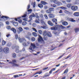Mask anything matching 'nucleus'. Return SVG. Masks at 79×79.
<instances>
[{
	"label": "nucleus",
	"mask_w": 79,
	"mask_h": 79,
	"mask_svg": "<svg viewBox=\"0 0 79 79\" xmlns=\"http://www.w3.org/2000/svg\"><path fill=\"white\" fill-rule=\"evenodd\" d=\"M66 27L64 26H63L62 25H56L54 26L51 27V30H54V31H56L58 30V31H61V29H65Z\"/></svg>",
	"instance_id": "nucleus-1"
},
{
	"label": "nucleus",
	"mask_w": 79,
	"mask_h": 79,
	"mask_svg": "<svg viewBox=\"0 0 79 79\" xmlns=\"http://www.w3.org/2000/svg\"><path fill=\"white\" fill-rule=\"evenodd\" d=\"M55 9L53 8H50L49 10H46V12L48 14H50V13H52V11H54Z\"/></svg>",
	"instance_id": "nucleus-2"
},
{
	"label": "nucleus",
	"mask_w": 79,
	"mask_h": 79,
	"mask_svg": "<svg viewBox=\"0 0 79 79\" xmlns=\"http://www.w3.org/2000/svg\"><path fill=\"white\" fill-rule=\"evenodd\" d=\"M39 38L38 39V42L39 43H42V41L44 43V40H43V39L42 37H41V36L40 35H39Z\"/></svg>",
	"instance_id": "nucleus-3"
},
{
	"label": "nucleus",
	"mask_w": 79,
	"mask_h": 79,
	"mask_svg": "<svg viewBox=\"0 0 79 79\" xmlns=\"http://www.w3.org/2000/svg\"><path fill=\"white\" fill-rule=\"evenodd\" d=\"M71 9L72 11H76L78 10V7L77 6H71Z\"/></svg>",
	"instance_id": "nucleus-4"
},
{
	"label": "nucleus",
	"mask_w": 79,
	"mask_h": 79,
	"mask_svg": "<svg viewBox=\"0 0 79 79\" xmlns=\"http://www.w3.org/2000/svg\"><path fill=\"white\" fill-rule=\"evenodd\" d=\"M3 50L5 53H6V54L8 53H9V52H10V51L9 50V48H8L7 47L3 49Z\"/></svg>",
	"instance_id": "nucleus-5"
},
{
	"label": "nucleus",
	"mask_w": 79,
	"mask_h": 79,
	"mask_svg": "<svg viewBox=\"0 0 79 79\" xmlns=\"http://www.w3.org/2000/svg\"><path fill=\"white\" fill-rule=\"evenodd\" d=\"M32 48L33 49H34L35 48H36V47L35 46V44H33L31 43V45L29 48L30 50H31V51H33V50H32Z\"/></svg>",
	"instance_id": "nucleus-6"
},
{
	"label": "nucleus",
	"mask_w": 79,
	"mask_h": 79,
	"mask_svg": "<svg viewBox=\"0 0 79 79\" xmlns=\"http://www.w3.org/2000/svg\"><path fill=\"white\" fill-rule=\"evenodd\" d=\"M18 33L19 34H20L21 33V32H22L23 31V29L22 27H19V28H17L16 29Z\"/></svg>",
	"instance_id": "nucleus-7"
},
{
	"label": "nucleus",
	"mask_w": 79,
	"mask_h": 79,
	"mask_svg": "<svg viewBox=\"0 0 79 79\" xmlns=\"http://www.w3.org/2000/svg\"><path fill=\"white\" fill-rule=\"evenodd\" d=\"M67 20H68L69 21H70L71 22H72L73 23H74V22H76V21L75 20H74V19L70 18V17H68L67 19Z\"/></svg>",
	"instance_id": "nucleus-8"
},
{
	"label": "nucleus",
	"mask_w": 79,
	"mask_h": 79,
	"mask_svg": "<svg viewBox=\"0 0 79 79\" xmlns=\"http://www.w3.org/2000/svg\"><path fill=\"white\" fill-rule=\"evenodd\" d=\"M9 63H11L12 64V66L14 67H19V64H16L14 62H9Z\"/></svg>",
	"instance_id": "nucleus-9"
},
{
	"label": "nucleus",
	"mask_w": 79,
	"mask_h": 79,
	"mask_svg": "<svg viewBox=\"0 0 79 79\" xmlns=\"http://www.w3.org/2000/svg\"><path fill=\"white\" fill-rule=\"evenodd\" d=\"M11 23H13V25H14V26L15 27H16L17 26H18V22H15V21L14 20L12 21Z\"/></svg>",
	"instance_id": "nucleus-10"
},
{
	"label": "nucleus",
	"mask_w": 79,
	"mask_h": 79,
	"mask_svg": "<svg viewBox=\"0 0 79 79\" xmlns=\"http://www.w3.org/2000/svg\"><path fill=\"white\" fill-rule=\"evenodd\" d=\"M73 15L74 16H77V17H78L79 16V12H76L74 13Z\"/></svg>",
	"instance_id": "nucleus-11"
},
{
	"label": "nucleus",
	"mask_w": 79,
	"mask_h": 79,
	"mask_svg": "<svg viewBox=\"0 0 79 79\" xmlns=\"http://www.w3.org/2000/svg\"><path fill=\"white\" fill-rule=\"evenodd\" d=\"M49 17L50 18H55V15L53 14H50L49 15Z\"/></svg>",
	"instance_id": "nucleus-12"
},
{
	"label": "nucleus",
	"mask_w": 79,
	"mask_h": 79,
	"mask_svg": "<svg viewBox=\"0 0 79 79\" xmlns=\"http://www.w3.org/2000/svg\"><path fill=\"white\" fill-rule=\"evenodd\" d=\"M52 21L54 23H55V24H57V23H56L57 22V19L54 18L53 19H52Z\"/></svg>",
	"instance_id": "nucleus-13"
},
{
	"label": "nucleus",
	"mask_w": 79,
	"mask_h": 79,
	"mask_svg": "<svg viewBox=\"0 0 79 79\" xmlns=\"http://www.w3.org/2000/svg\"><path fill=\"white\" fill-rule=\"evenodd\" d=\"M74 30L75 31V33H77L79 32V28L77 27L74 29Z\"/></svg>",
	"instance_id": "nucleus-14"
},
{
	"label": "nucleus",
	"mask_w": 79,
	"mask_h": 79,
	"mask_svg": "<svg viewBox=\"0 0 79 79\" xmlns=\"http://www.w3.org/2000/svg\"><path fill=\"white\" fill-rule=\"evenodd\" d=\"M47 36H48L49 37H52V35L50 32H48L47 34Z\"/></svg>",
	"instance_id": "nucleus-15"
},
{
	"label": "nucleus",
	"mask_w": 79,
	"mask_h": 79,
	"mask_svg": "<svg viewBox=\"0 0 79 79\" xmlns=\"http://www.w3.org/2000/svg\"><path fill=\"white\" fill-rule=\"evenodd\" d=\"M18 39L19 42H20V43H22V42H23L24 41V39L23 38H21L20 37H19Z\"/></svg>",
	"instance_id": "nucleus-16"
},
{
	"label": "nucleus",
	"mask_w": 79,
	"mask_h": 79,
	"mask_svg": "<svg viewBox=\"0 0 79 79\" xmlns=\"http://www.w3.org/2000/svg\"><path fill=\"white\" fill-rule=\"evenodd\" d=\"M10 30L11 31H13V32H14V34H16V30L15 28H12L10 29Z\"/></svg>",
	"instance_id": "nucleus-17"
},
{
	"label": "nucleus",
	"mask_w": 79,
	"mask_h": 79,
	"mask_svg": "<svg viewBox=\"0 0 79 79\" xmlns=\"http://www.w3.org/2000/svg\"><path fill=\"white\" fill-rule=\"evenodd\" d=\"M62 24L63 26H67V25H68V23L67 22H64L62 23Z\"/></svg>",
	"instance_id": "nucleus-18"
},
{
	"label": "nucleus",
	"mask_w": 79,
	"mask_h": 79,
	"mask_svg": "<svg viewBox=\"0 0 79 79\" xmlns=\"http://www.w3.org/2000/svg\"><path fill=\"white\" fill-rule=\"evenodd\" d=\"M48 23L49 25H50V26H53L54 25L50 21H49L48 22Z\"/></svg>",
	"instance_id": "nucleus-19"
},
{
	"label": "nucleus",
	"mask_w": 79,
	"mask_h": 79,
	"mask_svg": "<svg viewBox=\"0 0 79 79\" xmlns=\"http://www.w3.org/2000/svg\"><path fill=\"white\" fill-rule=\"evenodd\" d=\"M43 35L44 36H46V35H47V32L46 31H44L43 33Z\"/></svg>",
	"instance_id": "nucleus-20"
},
{
	"label": "nucleus",
	"mask_w": 79,
	"mask_h": 79,
	"mask_svg": "<svg viewBox=\"0 0 79 79\" xmlns=\"http://www.w3.org/2000/svg\"><path fill=\"white\" fill-rule=\"evenodd\" d=\"M55 69H56V68H53L49 71V73L52 74V72L53 71H55Z\"/></svg>",
	"instance_id": "nucleus-21"
},
{
	"label": "nucleus",
	"mask_w": 79,
	"mask_h": 79,
	"mask_svg": "<svg viewBox=\"0 0 79 79\" xmlns=\"http://www.w3.org/2000/svg\"><path fill=\"white\" fill-rule=\"evenodd\" d=\"M32 10L31 9L27 10V11L28 12L27 13L28 15H29V14H31L32 12Z\"/></svg>",
	"instance_id": "nucleus-22"
},
{
	"label": "nucleus",
	"mask_w": 79,
	"mask_h": 79,
	"mask_svg": "<svg viewBox=\"0 0 79 79\" xmlns=\"http://www.w3.org/2000/svg\"><path fill=\"white\" fill-rule=\"evenodd\" d=\"M41 3H42V4H43V5H47V2L44 1H41Z\"/></svg>",
	"instance_id": "nucleus-23"
},
{
	"label": "nucleus",
	"mask_w": 79,
	"mask_h": 79,
	"mask_svg": "<svg viewBox=\"0 0 79 79\" xmlns=\"http://www.w3.org/2000/svg\"><path fill=\"white\" fill-rule=\"evenodd\" d=\"M32 34L34 36V37H37V33L35 32H33Z\"/></svg>",
	"instance_id": "nucleus-24"
},
{
	"label": "nucleus",
	"mask_w": 79,
	"mask_h": 79,
	"mask_svg": "<svg viewBox=\"0 0 79 79\" xmlns=\"http://www.w3.org/2000/svg\"><path fill=\"white\" fill-rule=\"evenodd\" d=\"M38 6L40 8H43V5L42 4H40L38 5Z\"/></svg>",
	"instance_id": "nucleus-25"
},
{
	"label": "nucleus",
	"mask_w": 79,
	"mask_h": 79,
	"mask_svg": "<svg viewBox=\"0 0 79 79\" xmlns=\"http://www.w3.org/2000/svg\"><path fill=\"white\" fill-rule=\"evenodd\" d=\"M27 24V22L26 21L23 22L22 23L23 26H26Z\"/></svg>",
	"instance_id": "nucleus-26"
},
{
	"label": "nucleus",
	"mask_w": 79,
	"mask_h": 79,
	"mask_svg": "<svg viewBox=\"0 0 79 79\" xmlns=\"http://www.w3.org/2000/svg\"><path fill=\"white\" fill-rule=\"evenodd\" d=\"M60 9H62V10H66V9H67V8L66 7L63 6L60 7Z\"/></svg>",
	"instance_id": "nucleus-27"
},
{
	"label": "nucleus",
	"mask_w": 79,
	"mask_h": 79,
	"mask_svg": "<svg viewBox=\"0 0 79 79\" xmlns=\"http://www.w3.org/2000/svg\"><path fill=\"white\" fill-rule=\"evenodd\" d=\"M67 7L69 8L71 7V4H68L67 5Z\"/></svg>",
	"instance_id": "nucleus-28"
},
{
	"label": "nucleus",
	"mask_w": 79,
	"mask_h": 79,
	"mask_svg": "<svg viewBox=\"0 0 79 79\" xmlns=\"http://www.w3.org/2000/svg\"><path fill=\"white\" fill-rule=\"evenodd\" d=\"M41 23L43 24V25H45V23L43 20H41Z\"/></svg>",
	"instance_id": "nucleus-29"
},
{
	"label": "nucleus",
	"mask_w": 79,
	"mask_h": 79,
	"mask_svg": "<svg viewBox=\"0 0 79 79\" xmlns=\"http://www.w3.org/2000/svg\"><path fill=\"white\" fill-rule=\"evenodd\" d=\"M57 5L58 6H60V5H62V3L58 2L57 3Z\"/></svg>",
	"instance_id": "nucleus-30"
},
{
	"label": "nucleus",
	"mask_w": 79,
	"mask_h": 79,
	"mask_svg": "<svg viewBox=\"0 0 79 79\" xmlns=\"http://www.w3.org/2000/svg\"><path fill=\"white\" fill-rule=\"evenodd\" d=\"M51 6L53 8H55L56 7V5L55 4H51Z\"/></svg>",
	"instance_id": "nucleus-31"
},
{
	"label": "nucleus",
	"mask_w": 79,
	"mask_h": 79,
	"mask_svg": "<svg viewBox=\"0 0 79 79\" xmlns=\"http://www.w3.org/2000/svg\"><path fill=\"white\" fill-rule=\"evenodd\" d=\"M1 18H6V19H8L9 18V17H7L6 16H2L1 17Z\"/></svg>",
	"instance_id": "nucleus-32"
},
{
	"label": "nucleus",
	"mask_w": 79,
	"mask_h": 79,
	"mask_svg": "<svg viewBox=\"0 0 79 79\" xmlns=\"http://www.w3.org/2000/svg\"><path fill=\"white\" fill-rule=\"evenodd\" d=\"M32 35V33H30L29 32H28L27 33V36H29V37L31 36Z\"/></svg>",
	"instance_id": "nucleus-33"
},
{
	"label": "nucleus",
	"mask_w": 79,
	"mask_h": 79,
	"mask_svg": "<svg viewBox=\"0 0 79 79\" xmlns=\"http://www.w3.org/2000/svg\"><path fill=\"white\" fill-rule=\"evenodd\" d=\"M16 53H13L12 54V56L13 58H15V57H16Z\"/></svg>",
	"instance_id": "nucleus-34"
},
{
	"label": "nucleus",
	"mask_w": 79,
	"mask_h": 79,
	"mask_svg": "<svg viewBox=\"0 0 79 79\" xmlns=\"http://www.w3.org/2000/svg\"><path fill=\"white\" fill-rule=\"evenodd\" d=\"M46 74H48V75H44V77H48V76H50V74H48V73H46Z\"/></svg>",
	"instance_id": "nucleus-35"
},
{
	"label": "nucleus",
	"mask_w": 79,
	"mask_h": 79,
	"mask_svg": "<svg viewBox=\"0 0 79 79\" xmlns=\"http://www.w3.org/2000/svg\"><path fill=\"white\" fill-rule=\"evenodd\" d=\"M47 26H41V28H43L44 29H45L46 28H47Z\"/></svg>",
	"instance_id": "nucleus-36"
},
{
	"label": "nucleus",
	"mask_w": 79,
	"mask_h": 79,
	"mask_svg": "<svg viewBox=\"0 0 79 79\" xmlns=\"http://www.w3.org/2000/svg\"><path fill=\"white\" fill-rule=\"evenodd\" d=\"M31 41H32V42H34V41H35V38L33 37H32L31 38Z\"/></svg>",
	"instance_id": "nucleus-37"
},
{
	"label": "nucleus",
	"mask_w": 79,
	"mask_h": 79,
	"mask_svg": "<svg viewBox=\"0 0 79 79\" xmlns=\"http://www.w3.org/2000/svg\"><path fill=\"white\" fill-rule=\"evenodd\" d=\"M71 56H72L71 55V54L69 55L68 56H67V57L65 59V60H66L68 59V58H69V57H71Z\"/></svg>",
	"instance_id": "nucleus-38"
},
{
	"label": "nucleus",
	"mask_w": 79,
	"mask_h": 79,
	"mask_svg": "<svg viewBox=\"0 0 79 79\" xmlns=\"http://www.w3.org/2000/svg\"><path fill=\"white\" fill-rule=\"evenodd\" d=\"M53 2L54 3H55V4H57L58 1L54 0V1H53Z\"/></svg>",
	"instance_id": "nucleus-39"
},
{
	"label": "nucleus",
	"mask_w": 79,
	"mask_h": 79,
	"mask_svg": "<svg viewBox=\"0 0 79 79\" xmlns=\"http://www.w3.org/2000/svg\"><path fill=\"white\" fill-rule=\"evenodd\" d=\"M6 44V42H5V41L3 40L2 41V45H5Z\"/></svg>",
	"instance_id": "nucleus-40"
},
{
	"label": "nucleus",
	"mask_w": 79,
	"mask_h": 79,
	"mask_svg": "<svg viewBox=\"0 0 79 79\" xmlns=\"http://www.w3.org/2000/svg\"><path fill=\"white\" fill-rule=\"evenodd\" d=\"M68 69H67L64 72V74H65V73H68Z\"/></svg>",
	"instance_id": "nucleus-41"
},
{
	"label": "nucleus",
	"mask_w": 79,
	"mask_h": 79,
	"mask_svg": "<svg viewBox=\"0 0 79 79\" xmlns=\"http://www.w3.org/2000/svg\"><path fill=\"white\" fill-rule=\"evenodd\" d=\"M36 4V3L35 2H34L33 4V8H35V5Z\"/></svg>",
	"instance_id": "nucleus-42"
},
{
	"label": "nucleus",
	"mask_w": 79,
	"mask_h": 79,
	"mask_svg": "<svg viewBox=\"0 0 79 79\" xmlns=\"http://www.w3.org/2000/svg\"><path fill=\"white\" fill-rule=\"evenodd\" d=\"M38 32H39L40 34H42V31L41 30H39L38 31Z\"/></svg>",
	"instance_id": "nucleus-43"
},
{
	"label": "nucleus",
	"mask_w": 79,
	"mask_h": 79,
	"mask_svg": "<svg viewBox=\"0 0 79 79\" xmlns=\"http://www.w3.org/2000/svg\"><path fill=\"white\" fill-rule=\"evenodd\" d=\"M32 26L34 27H36V26H37V25L35 23H33L32 24Z\"/></svg>",
	"instance_id": "nucleus-44"
},
{
	"label": "nucleus",
	"mask_w": 79,
	"mask_h": 79,
	"mask_svg": "<svg viewBox=\"0 0 79 79\" xmlns=\"http://www.w3.org/2000/svg\"><path fill=\"white\" fill-rule=\"evenodd\" d=\"M14 77L15 78H16V77H19V76L18 75H16L14 76Z\"/></svg>",
	"instance_id": "nucleus-45"
},
{
	"label": "nucleus",
	"mask_w": 79,
	"mask_h": 79,
	"mask_svg": "<svg viewBox=\"0 0 79 79\" xmlns=\"http://www.w3.org/2000/svg\"><path fill=\"white\" fill-rule=\"evenodd\" d=\"M3 51V48L2 47H0V53Z\"/></svg>",
	"instance_id": "nucleus-46"
},
{
	"label": "nucleus",
	"mask_w": 79,
	"mask_h": 79,
	"mask_svg": "<svg viewBox=\"0 0 79 79\" xmlns=\"http://www.w3.org/2000/svg\"><path fill=\"white\" fill-rule=\"evenodd\" d=\"M16 53H19V50L18 49H16L15 50Z\"/></svg>",
	"instance_id": "nucleus-47"
},
{
	"label": "nucleus",
	"mask_w": 79,
	"mask_h": 79,
	"mask_svg": "<svg viewBox=\"0 0 79 79\" xmlns=\"http://www.w3.org/2000/svg\"><path fill=\"white\" fill-rule=\"evenodd\" d=\"M43 39L44 40H47V37L44 36Z\"/></svg>",
	"instance_id": "nucleus-48"
},
{
	"label": "nucleus",
	"mask_w": 79,
	"mask_h": 79,
	"mask_svg": "<svg viewBox=\"0 0 79 79\" xmlns=\"http://www.w3.org/2000/svg\"><path fill=\"white\" fill-rule=\"evenodd\" d=\"M23 45L24 47H27V45L26 44V43H24L23 44Z\"/></svg>",
	"instance_id": "nucleus-49"
},
{
	"label": "nucleus",
	"mask_w": 79,
	"mask_h": 79,
	"mask_svg": "<svg viewBox=\"0 0 79 79\" xmlns=\"http://www.w3.org/2000/svg\"><path fill=\"white\" fill-rule=\"evenodd\" d=\"M32 15H31L29 17V18L30 19H31V20H32Z\"/></svg>",
	"instance_id": "nucleus-50"
},
{
	"label": "nucleus",
	"mask_w": 79,
	"mask_h": 79,
	"mask_svg": "<svg viewBox=\"0 0 79 79\" xmlns=\"http://www.w3.org/2000/svg\"><path fill=\"white\" fill-rule=\"evenodd\" d=\"M18 21L19 23H22V20L21 19L18 20Z\"/></svg>",
	"instance_id": "nucleus-51"
},
{
	"label": "nucleus",
	"mask_w": 79,
	"mask_h": 79,
	"mask_svg": "<svg viewBox=\"0 0 79 79\" xmlns=\"http://www.w3.org/2000/svg\"><path fill=\"white\" fill-rule=\"evenodd\" d=\"M64 13H67V14H69V13H70L69 12V11L65 10L64 11Z\"/></svg>",
	"instance_id": "nucleus-52"
},
{
	"label": "nucleus",
	"mask_w": 79,
	"mask_h": 79,
	"mask_svg": "<svg viewBox=\"0 0 79 79\" xmlns=\"http://www.w3.org/2000/svg\"><path fill=\"white\" fill-rule=\"evenodd\" d=\"M35 23H39V22L38 21L37 19H36L35 21Z\"/></svg>",
	"instance_id": "nucleus-53"
},
{
	"label": "nucleus",
	"mask_w": 79,
	"mask_h": 79,
	"mask_svg": "<svg viewBox=\"0 0 79 79\" xmlns=\"http://www.w3.org/2000/svg\"><path fill=\"white\" fill-rule=\"evenodd\" d=\"M15 39L17 40L18 39V35H15Z\"/></svg>",
	"instance_id": "nucleus-54"
},
{
	"label": "nucleus",
	"mask_w": 79,
	"mask_h": 79,
	"mask_svg": "<svg viewBox=\"0 0 79 79\" xmlns=\"http://www.w3.org/2000/svg\"><path fill=\"white\" fill-rule=\"evenodd\" d=\"M44 16L45 17V19H48V17L47 16V15H44Z\"/></svg>",
	"instance_id": "nucleus-55"
},
{
	"label": "nucleus",
	"mask_w": 79,
	"mask_h": 79,
	"mask_svg": "<svg viewBox=\"0 0 79 79\" xmlns=\"http://www.w3.org/2000/svg\"><path fill=\"white\" fill-rule=\"evenodd\" d=\"M27 16V15L26 14H24V15H23L22 16V18H25Z\"/></svg>",
	"instance_id": "nucleus-56"
},
{
	"label": "nucleus",
	"mask_w": 79,
	"mask_h": 79,
	"mask_svg": "<svg viewBox=\"0 0 79 79\" xmlns=\"http://www.w3.org/2000/svg\"><path fill=\"white\" fill-rule=\"evenodd\" d=\"M7 29H11V27L10 26H7Z\"/></svg>",
	"instance_id": "nucleus-57"
},
{
	"label": "nucleus",
	"mask_w": 79,
	"mask_h": 79,
	"mask_svg": "<svg viewBox=\"0 0 79 79\" xmlns=\"http://www.w3.org/2000/svg\"><path fill=\"white\" fill-rule=\"evenodd\" d=\"M24 29H26V30H29V28H28V27H25L24 28Z\"/></svg>",
	"instance_id": "nucleus-58"
},
{
	"label": "nucleus",
	"mask_w": 79,
	"mask_h": 79,
	"mask_svg": "<svg viewBox=\"0 0 79 79\" xmlns=\"http://www.w3.org/2000/svg\"><path fill=\"white\" fill-rule=\"evenodd\" d=\"M29 8H30V5L29 4L27 6V10H28Z\"/></svg>",
	"instance_id": "nucleus-59"
},
{
	"label": "nucleus",
	"mask_w": 79,
	"mask_h": 79,
	"mask_svg": "<svg viewBox=\"0 0 79 79\" xmlns=\"http://www.w3.org/2000/svg\"><path fill=\"white\" fill-rule=\"evenodd\" d=\"M57 48V47H54L51 50H54L55 49V48Z\"/></svg>",
	"instance_id": "nucleus-60"
},
{
	"label": "nucleus",
	"mask_w": 79,
	"mask_h": 79,
	"mask_svg": "<svg viewBox=\"0 0 79 79\" xmlns=\"http://www.w3.org/2000/svg\"><path fill=\"white\" fill-rule=\"evenodd\" d=\"M48 8V6H45L44 7V9H47V8Z\"/></svg>",
	"instance_id": "nucleus-61"
},
{
	"label": "nucleus",
	"mask_w": 79,
	"mask_h": 79,
	"mask_svg": "<svg viewBox=\"0 0 79 79\" xmlns=\"http://www.w3.org/2000/svg\"><path fill=\"white\" fill-rule=\"evenodd\" d=\"M6 24H7V25H9L10 24V22H9L8 21H7L6 22Z\"/></svg>",
	"instance_id": "nucleus-62"
},
{
	"label": "nucleus",
	"mask_w": 79,
	"mask_h": 79,
	"mask_svg": "<svg viewBox=\"0 0 79 79\" xmlns=\"http://www.w3.org/2000/svg\"><path fill=\"white\" fill-rule=\"evenodd\" d=\"M38 73L39 74H42V71H40Z\"/></svg>",
	"instance_id": "nucleus-63"
},
{
	"label": "nucleus",
	"mask_w": 79,
	"mask_h": 79,
	"mask_svg": "<svg viewBox=\"0 0 79 79\" xmlns=\"http://www.w3.org/2000/svg\"><path fill=\"white\" fill-rule=\"evenodd\" d=\"M32 17H33V18H34L35 17V15L34 13H33L32 14Z\"/></svg>",
	"instance_id": "nucleus-64"
}]
</instances>
